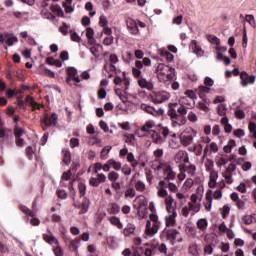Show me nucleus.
<instances>
[{
	"label": "nucleus",
	"mask_w": 256,
	"mask_h": 256,
	"mask_svg": "<svg viewBox=\"0 0 256 256\" xmlns=\"http://www.w3.org/2000/svg\"><path fill=\"white\" fill-rule=\"evenodd\" d=\"M143 67H151V58L145 57L143 60H136L135 67H132V75L134 79H138V85L141 89L153 91V83L141 76V69H143Z\"/></svg>",
	"instance_id": "f257e3e1"
},
{
	"label": "nucleus",
	"mask_w": 256,
	"mask_h": 256,
	"mask_svg": "<svg viewBox=\"0 0 256 256\" xmlns=\"http://www.w3.org/2000/svg\"><path fill=\"white\" fill-rule=\"evenodd\" d=\"M155 171H157L158 173L162 172V179L158 182V185H160V187H165L166 183L175 181V179H177V173L173 171V167H171L170 163L159 162V164L155 168Z\"/></svg>",
	"instance_id": "f03ea898"
},
{
	"label": "nucleus",
	"mask_w": 256,
	"mask_h": 256,
	"mask_svg": "<svg viewBox=\"0 0 256 256\" xmlns=\"http://www.w3.org/2000/svg\"><path fill=\"white\" fill-rule=\"evenodd\" d=\"M155 73L160 83H167V81H171V79H173L175 68H171L165 64H158Z\"/></svg>",
	"instance_id": "7ed1b4c3"
},
{
	"label": "nucleus",
	"mask_w": 256,
	"mask_h": 256,
	"mask_svg": "<svg viewBox=\"0 0 256 256\" xmlns=\"http://www.w3.org/2000/svg\"><path fill=\"white\" fill-rule=\"evenodd\" d=\"M159 227H161V222H159V216L157 214H149V220L146 221L145 234L148 237H153L159 233Z\"/></svg>",
	"instance_id": "20e7f679"
},
{
	"label": "nucleus",
	"mask_w": 256,
	"mask_h": 256,
	"mask_svg": "<svg viewBox=\"0 0 256 256\" xmlns=\"http://www.w3.org/2000/svg\"><path fill=\"white\" fill-rule=\"evenodd\" d=\"M57 123H59V116L55 112L51 115L44 113L43 117L40 119L42 131H47L49 127H56Z\"/></svg>",
	"instance_id": "39448f33"
},
{
	"label": "nucleus",
	"mask_w": 256,
	"mask_h": 256,
	"mask_svg": "<svg viewBox=\"0 0 256 256\" xmlns=\"http://www.w3.org/2000/svg\"><path fill=\"white\" fill-rule=\"evenodd\" d=\"M157 189V195L158 197H160L161 199H165V197L169 196V192L170 193H178L179 192V188L177 187V184L173 183V182H166L164 187L161 186V184H158V186L156 187ZM168 189V191H167Z\"/></svg>",
	"instance_id": "423d86ee"
},
{
	"label": "nucleus",
	"mask_w": 256,
	"mask_h": 256,
	"mask_svg": "<svg viewBox=\"0 0 256 256\" xmlns=\"http://www.w3.org/2000/svg\"><path fill=\"white\" fill-rule=\"evenodd\" d=\"M180 174L178 175L179 179H185V173L189 175V177H195V173L197 171V166L191 163H181L179 164Z\"/></svg>",
	"instance_id": "0eeeda50"
},
{
	"label": "nucleus",
	"mask_w": 256,
	"mask_h": 256,
	"mask_svg": "<svg viewBox=\"0 0 256 256\" xmlns=\"http://www.w3.org/2000/svg\"><path fill=\"white\" fill-rule=\"evenodd\" d=\"M195 135H197V131H195L193 128H188V129L184 130L180 134V143L184 147H189V145H191V143H193V139H194Z\"/></svg>",
	"instance_id": "6e6552de"
},
{
	"label": "nucleus",
	"mask_w": 256,
	"mask_h": 256,
	"mask_svg": "<svg viewBox=\"0 0 256 256\" xmlns=\"http://www.w3.org/2000/svg\"><path fill=\"white\" fill-rule=\"evenodd\" d=\"M187 115V108L183 106L182 104H179L177 102L169 103L168 104V111L167 115L168 117H173L175 115Z\"/></svg>",
	"instance_id": "1a4fd4ad"
},
{
	"label": "nucleus",
	"mask_w": 256,
	"mask_h": 256,
	"mask_svg": "<svg viewBox=\"0 0 256 256\" xmlns=\"http://www.w3.org/2000/svg\"><path fill=\"white\" fill-rule=\"evenodd\" d=\"M119 157L120 159H125L126 157V161L131 164L132 169H136L139 166V160L135 159V155L133 152H129L127 147L119 151Z\"/></svg>",
	"instance_id": "9d476101"
},
{
	"label": "nucleus",
	"mask_w": 256,
	"mask_h": 256,
	"mask_svg": "<svg viewBox=\"0 0 256 256\" xmlns=\"http://www.w3.org/2000/svg\"><path fill=\"white\" fill-rule=\"evenodd\" d=\"M151 99L155 104L165 103V101H169V99H171V94L167 91L154 92L151 95Z\"/></svg>",
	"instance_id": "9b49d317"
},
{
	"label": "nucleus",
	"mask_w": 256,
	"mask_h": 256,
	"mask_svg": "<svg viewBox=\"0 0 256 256\" xmlns=\"http://www.w3.org/2000/svg\"><path fill=\"white\" fill-rule=\"evenodd\" d=\"M115 63H119V57H117L116 54H111L110 64H106L104 66V70L106 71V73H108L109 78L113 77L112 73H115V71H117V67H115Z\"/></svg>",
	"instance_id": "f8f14e48"
},
{
	"label": "nucleus",
	"mask_w": 256,
	"mask_h": 256,
	"mask_svg": "<svg viewBox=\"0 0 256 256\" xmlns=\"http://www.w3.org/2000/svg\"><path fill=\"white\" fill-rule=\"evenodd\" d=\"M19 39L14 36L13 34H9V33H4L1 34L0 33V43H5L6 45H8L9 47L15 45V43H18Z\"/></svg>",
	"instance_id": "ddd939ff"
},
{
	"label": "nucleus",
	"mask_w": 256,
	"mask_h": 256,
	"mask_svg": "<svg viewBox=\"0 0 256 256\" xmlns=\"http://www.w3.org/2000/svg\"><path fill=\"white\" fill-rule=\"evenodd\" d=\"M241 85L242 87H248V85H253L256 81L255 75H249V73L243 71L240 73Z\"/></svg>",
	"instance_id": "4468645a"
},
{
	"label": "nucleus",
	"mask_w": 256,
	"mask_h": 256,
	"mask_svg": "<svg viewBox=\"0 0 256 256\" xmlns=\"http://www.w3.org/2000/svg\"><path fill=\"white\" fill-rule=\"evenodd\" d=\"M165 199V205H166V211L168 213H177V201H175V198L173 196H167Z\"/></svg>",
	"instance_id": "2eb2a0df"
},
{
	"label": "nucleus",
	"mask_w": 256,
	"mask_h": 256,
	"mask_svg": "<svg viewBox=\"0 0 256 256\" xmlns=\"http://www.w3.org/2000/svg\"><path fill=\"white\" fill-rule=\"evenodd\" d=\"M89 205L90 202L87 198H83L81 202H74V207L76 209H80L79 215H84V213H87V211L89 210Z\"/></svg>",
	"instance_id": "dca6fc26"
},
{
	"label": "nucleus",
	"mask_w": 256,
	"mask_h": 256,
	"mask_svg": "<svg viewBox=\"0 0 256 256\" xmlns=\"http://www.w3.org/2000/svg\"><path fill=\"white\" fill-rule=\"evenodd\" d=\"M187 114H176L174 116H170V119L174 125V127H182L187 123V118H185Z\"/></svg>",
	"instance_id": "f3484780"
},
{
	"label": "nucleus",
	"mask_w": 256,
	"mask_h": 256,
	"mask_svg": "<svg viewBox=\"0 0 256 256\" xmlns=\"http://www.w3.org/2000/svg\"><path fill=\"white\" fill-rule=\"evenodd\" d=\"M134 203H138V205L133 204V208L138 209V213L141 211V209H145L147 205H149V201H147V198H145L143 195L136 197Z\"/></svg>",
	"instance_id": "a211bd4d"
},
{
	"label": "nucleus",
	"mask_w": 256,
	"mask_h": 256,
	"mask_svg": "<svg viewBox=\"0 0 256 256\" xmlns=\"http://www.w3.org/2000/svg\"><path fill=\"white\" fill-rule=\"evenodd\" d=\"M126 25L131 35H139V26H137V21L133 18H128L126 19Z\"/></svg>",
	"instance_id": "6ab92c4d"
},
{
	"label": "nucleus",
	"mask_w": 256,
	"mask_h": 256,
	"mask_svg": "<svg viewBox=\"0 0 256 256\" xmlns=\"http://www.w3.org/2000/svg\"><path fill=\"white\" fill-rule=\"evenodd\" d=\"M175 163H189V154L185 150H179L174 156Z\"/></svg>",
	"instance_id": "aec40b11"
},
{
	"label": "nucleus",
	"mask_w": 256,
	"mask_h": 256,
	"mask_svg": "<svg viewBox=\"0 0 256 256\" xmlns=\"http://www.w3.org/2000/svg\"><path fill=\"white\" fill-rule=\"evenodd\" d=\"M107 181V176H105V174L100 173L97 174V177H91L89 179V185H91V187H99V185H101V183H105Z\"/></svg>",
	"instance_id": "412c9836"
},
{
	"label": "nucleus",
	"mask_w": 256,
	"mask_h": 256,
	"mask_svg": "<svg viewBox=\"0 0 256 256\" xmlns=\"http://www.w3.org/2000/svg\"><path fill=\"white\" fill-rule=\"evenodd\" d=\"M140 109L142 111H145V113H148V115H163L164 111L163 109H159V110H156L155 108H153V106H149L147 104H141L140 105Z\"/></svg>",
	"instance_id": "4be33fe9"
},
{
	"label": "nucleus",
	"mask_w": 256,
	"mask_h": 256,
	"mask_svg": "<svg viewBox=\"0 0 256 256\" xmlns=\"http://www.w3.org/2000/svg\"><path fill=\"white\" fill-rule=\"evenodd\" d=\"M99 25L103 28V33L105 35H111L113 33V30L109 27V21L107 18L103 15L99 18Z\"/></svg>",
	"instance_id": "5701e85b"
},
{
	"label": "nucleus",
	"mask_w": 256,
	"mask_h": 256,
	"mask_svg": "<svg viewBox=\"0 0 256 256\" xmlns=\"http://www.w3.org/2000/svg\"><path fill=\"white\" fill-rule=\"evenodd\" d=\"M137 174H134L131 178V182L134 183V188L138 193H145L147 190V186L145 185V182L142 180H135Z\"/></svg>",
	"instance_id": "b1692460"
},
{
	"label": "nucleus",
	"mask_w": 256,
	"mask_h": 256,
	"mask_svg": "<svg viewBox=\"0 0 256 256\" xmlns=\"http://www.w3.org/2000/svg\"><path fill=\"white\" fill-rule=\"evenodd\" d=\"M168 239V241H177V237L181 235L177 229H164L162 232Z\"/></svg>",
	"instance_id": "393cba45"
},
{
	"label": "nucleus",
	"mask_w": 256,
	"mask_h": 256,
	"mask_svg": "<svg viewBox=\"0 0 256 256\" xmlns=\"http://www.w3.org/2000/svg\"><path fill=\"white\" fill-rule=\"evenodd\" d=\"M218 152H219V146H217V143L211 142L210 144H206L204 148V157H207L212 153H218Z\"/></svg>",
	"instance_id": "a878e982"
},
{
	"label": "nucleus",
	"mask_w": 256,
	"mask_h": 256,
	"mask_svg": "<svg viewBox=\"0 0 256 256\" xmlns=\"http://www.w3.org/2000/svg\"><path fill=\"white\" fill-rule=\"evenodd\" d=\"M155 128V123L148 121L141 127L140 131H142V133H145V135L149 137V134L152 133Z\"/></svg>",
	"instance_id": "bb28decb"
},
{
	"label": "nucleus",
	"mask_w": 256,
	"mask_h": 256,
	"mask_svg": "<svg viewBox=\"0 0 256 256\" xmlns=\"http://www.w3.org/2000/svg\"><path fill=\"white\" fill-rule=\"evenodd\" d=\"M197 229L201 231L202 233H205L207 231V227H209V222L207 221L206 218H200L196 222Z\"/></svg>",
	"instance_id": "cd10ccee"
},
{
	"label": "nucleus",
	"mask_w": 256,
	"mask_h": 256,
	"mask_svg": "<svg viewBox=\"0 0 256 256\" xmlns=\"http://www.w3.org/2000/svg\"><path fill=\"white\" fill-rule=\"evenodd\" d=\"M149 136L151 137L153 143H156L157 145H161V143H163V138L161 135H159V132L157 131L156 128H154V130L149 134Z\"/></svg>",
	"instance_id": "c85d7f7f"
},
{
	"label": "nucleus",
	"mask_w": 256,
	"mask_h": 256,
	"mask_svg": "<svg viewBox=\"0 0 256 256\" xmlns=\"http://www.w3.org/2000/svg\"><path fill=\"white\" fill-rule=\"evenodd\" d=\"M49 234H43V240L48 243V245H53L55 243L56 245H59V240L53 236L51 231H48Z\"/></svg>",
	"instance_id": "c756f323"
},
{
	"label": "nucleus",
	"mask_w": 256,
	"mask_h": 256,
	"mask_svg": "<svg viewBox=\"0 0 256 256\" xmlns=\"http://www.w3.org/2000/svg\"><path fill=\"white\" fill-rule=\"evenodd\" d=\"M175 217H177V212H168V216H166V227H175Z\"/></svg>",
	"instance_id": "7c9ffc66"
},
{
	"label": "nucleus",
	"mask_w": 256,
	"mask_h": 256,
	"mask_svg": "<svg viewBox=\"0 0 256 256\" xmlns=\"http://www.w3.org/2000/svg\"><path fill=\"white\" fill-rule=\"evenodd\" d=\"M209 179V187H215V185H217V179H219V173L215 170H211Z\"/></svg>",
	"instance_id": "2f4dec72"
},
{
	"label": "nucleus",
	"mask_w": 256,
	"mask_h": 256,
	"mask_svg": "<svg viewBox=\"0 0 256 256\" xmlns=\"http://www.w3.org/2000/svg\"><path fill=\"white\" fill-rule=\"evenodd\" d=\"M190 51L194 52L196 55H201L203 53V49H201V46L197 44L196 40H192L189 46Z\"/></svg>",
	"instance_id": "473e14b6"
},
{
	"label": "nucleus",
	"mask_w": 256,
	"mask_h": 256,
	"mask_svg": "<svg viewBox=\"0 0 256 256\" xmlns=\"http://www.w3.org/2000/svg\"><path fill=\"white\" fill-rule=\"evenodd\" d=\"M156 131L159 133L160 136H162L163 141L167 139V136L169 135V128L159 125L158 127L156 126Z\"/></svg>",
	"instance_id": "72a5a7b5"
},
{
	"label": "nucleus",
	"mask_w": 256,
	"mask_h": 256,
	"mask_svg": "<svg viewBox=\"0 0 256 256\" xmlns=\"http://www.w3.org/2000/svg\"><path fill=\"white\" fill-rule=\"evenodd\" d=\"M108 221H110L111 225L117 227V229H123V224L121 223V219H119V217L112 216L108 218Z\"/></svg>",
	"instance_id": "f704fd0d"
},
{
	"label": "nucleus",
	"mask_w": 256,
	"mask_h": 256,
	"mask_svg": "<svg viewBox=\"0 0 256 256\" xmlns=\"http://www.w3.org/2000/svg\"><path fill=\"white\" fill-rule=\"evenodd\" d=\"M67 74H68V77L66 78V83L68 85H71V77H75V75H77V69L75 67H69L67 69Z\"/></svg>",
	"instance_id": "c9c22d12"
},
{
	"label": "nucleus",
	"mask_w": 256,
	"mask_h": 256,
	"mask_svg": "<svg viewBox=\"0 0 256 256\" xmlns=\"http://www.w3.org/2000/svg\"><path fill=\"white\" fill-rule=\"evenodd\" d=\"M111 149H113V147H111L110 145L105 146L100 152V158L102 160L109 159V153L111 152Z\"/></svg>",
	"instance_id": "e433bc0d"
},
{
	"label": "nucleus",
	"mask_w": 256,
	"mask_h": 256,
	"mask_svg": "<svg viewBox=\"0 0 256 256\" xmlns=\"http://www.w3.org/2000/svg\"><path fill=\"white\" fill-rule=\"evenodd\" d=\"M120 211L121 206H119V204L117 203H112L108 208V213H110V215H117V213H119Z\"/></svg>",
	"instance_id": "4c0bfd02"
},
{
	"label": "nucleus",
	"mask_w": 256,
	"mask_h": 256,
	"mask_svg": "<svg viewBox=\"0 0 256 256\" xmlns=\"http://www.w3.org/2000/svg\"><path fill=\"white\" fill-rule=\"evenodd\" d=\"M213 205V196L209 193L206 194V202H204V207L206 211H211Z\"/></svg>",
	"instance_id": "58836bf2"
},
{
	"label": "nucleus",
	"mask_w": 256,
	"mask_h": 256,
	"mask_svg": "<svg viewBox=\"0 0 256 256\" xmlns=\"http://www.w3.org/2000/svg\"><path fill=\"white\" fill-rule=\"evenodd\" d=\"M180 105H187V107H195V101H191L189 98L182 96L179 100Z\"/></svg>",
	"instance_id": "ea45409f"
},
{
	"label": "nucleus",
	"mask_w": 256,
	"mask_h": 256,
	"mask_svg": "<svg viewBox=\"0 0 256 256\" xmlns=\"http://www.w3.org/2000/svg\"><path fill=\"white\" fill-rule=\"evenodd\" d=\"M188 207L192 212V215H195V213H199L201 211V203L193 204V202H189Z\"/></svg>",
	"instance_id": "a19ab883"
},
{
	"label": "nucleus",
	"mask_w": 256,
	"mask_h": 256,
	"mask_svg": "<svg viewBox=\"0 0 256 256\" xmlns=\"http://www.w3.org/2000/svg\"><path fill=\"white\" fill-rule=\"evenodd\" d=\"M69 249H70V251H74V253H78L79 238L70 240Z\"/></svg>",
	"instance_id": "79ce46f5"
},
{
	"label": "nucleus",
	"mask_w": 256,
	"mask_h": 256,
	"mask_svg": "<svg viewBox=\"0 0 256 256\" xmlns=\"http://www.w3.org/2000/svg\"><path fill=\"white\" fill-rule=\"evenodd\" d=\"M222 177H224L225 183H227V185H232V183H233V172H229V171L225 170V172L222 173Z\"/></svg>",
	"instance_id": "37998d69"
},
{
	"label": "nucleus",
	"mask_w": 256,
	"mask_h": 256,
	"mask_svg": "<svg viewBox=\"0 0 256 256\" xmlns=\"http://www.w3.org/2000/svg\"><path fill=\"white\" fill-rule=\"evenodd\" d=\"M108 165L110 166V169L112 168L115 171H120L121 169V162H118L115 159H109Z\"/></svg>",
	"instance_id": "c03bdc74"
},
{
	"label": "nucleus",
	"mask_w": 256,
	"mask_h": 256,
	"mask_svg": "<svg viewBox=\"0 0 256 256\" xmlns=\"http://www.w3.org/2000/svg\"><path fill=\"white\" fill-rule=\"evenodd\" d=\"M152 249H158L159 253L167 255V245H165V243H158L156 245H152Z\"/></svg>",
	"instance_id": "a18cd8bd"
},
{
	"label": "nucleus",
	"mask_w": 256,
	"mask_h": 256,
	"mask_svg": "<svg viewBox=\"0 0 256 256\" xmlns=\"http://www.w3.org/2000/svg\"><path fill=\"white\" fill-rule=\"evenodd\" d=\"M63 163L65 165H70L71 164V152L69 150H63Z\"/></svg>",
	"instance_id": "49530a36"
},
{
	"label": "nucleus",
	"mask_w": 256,
	"mask_h": 256,
	"mask_svg": "<svg viewBox=\"0 0 256 256\" xmlns=\"http://www.w3.org/2000/svg\"><path fill=\"white\" fill-rule=\"evenodd\" d=\"M19 209L24 213V215H28L29 217H35V212H33L31 209H29L25 205H20Z\"/></svg>",
	"instance_id": "de8ad7c7"
},
{
	"label": "nucleus",
	"mask_w": 256,
	"mask_h": 256,
	"mask_svg": "<svg viewBox=\"0 0 256 256\" xmlns=\"http://www.w3.org/2000/svg\"><path fill=\"white\" fill-rule=\"evenodd\" d=\"M135 233V225L128 224L127 227L124 229L125 237H129V235H133Z\"/></svg>",
	"instance_id": "09e8293b"
},
{
	"label": "nucleus",
	"mask_w": 256,
	"mask_h": 256,
	"mask_svg": "<svg viewBox=\"0 0 256 256\" xmlns=\"http://www.w3.org/2000/svg\"><path fill=\"white\" fill-rule=\"evenodd\" d=\"M71 29V26H69L67 23L63 22L62 26L59 27V31L60 33H62V35H69V30Z\"/></svg>",
	"instance_id": "8fccbe9b"
},
{
	"label": "nucleus",
	"mask_w": 256,
	"mask_h": 256,
	"mask_svg": "<svg viewBox=\"0 0 256 256\" xmlns=\"http://www.w3.org/2000/svg\"><path fill=\"white\" fill-rule=\"evenodd\" d=\"M184 95V97L190 99V102L195 101V99H197V94L193 90H186Z\"/></svg>",
	"instance_id": "3c124183"
},
{
	"label": "nucleus",
	"mask_w": 256,
	"mask_h": 256,
	"mask_svg": "<svg viewBox=\"0 0 256 256\" xmlns=\"http://www.w3.org/2000/svg\"><path fill=\"white\" fill-rule=\"evenodd\" d=\"M99 49H103V46H101L100 44H95L90 48V53H92L94 57H99Z\"/></svg>",
	"instance_id": "603ef678"
},
{
	"label": "nucleus",
	"mask_w": 256,
	"mask_h": 256,
	"mask_svg": "<svg viewBox=\"0 0 256 256\" xmlns=\"http://www.w3.org/2000/svg\"><path fill=\"white\" fill-rule=\"evenodd\" d=\"M126 199L130 198L133 199V197H136L137 195V191L135 190V188H128L125 193H124Z\"/></svg>",
	"instance_id": "864d4df0"
},
{
	"label": "nucleus",
	"mask_w": 256,
	"mask_h": 256,
	"mask_svg": "<svg viewBox=\"0 0 256 256\" xmlns=\"http://www.w3.org/2000/svg\"><path fill=\"white\" fill-rule=\"evenodd\" d=\"M108 180L110 183H113L115 181L119 180V173L115 172V171H111L108 173Z\"/></svg>",
	"instance_id": "5fc2aeb1"
},
{
	"label": "nucleus",
	"mask_w": 256,
	"mask_h": 256,
	"mask_svg": "<svg viewBox=\"0 0 256 256\" xmlns=\"http://www.w3.org/2000/svg\"><path fill=\"white\" fill-rule=\"evenodd\" d=\"M41 14L44 17V19H49V21L55 20V15H53V13L49 12L46 9L42 10Z\"/></svg>",
	"instance_id": "6e6d98bb"
},
{
	"label": "nucleus",
	"mask_w": 256,
	"mask_h": 256,
	"mask_svg": "<svg viewBox=\"0 0 256 256\" xmlns=\"http://www.w3.org/2000/svg\"><path fill=\"white\" fill-rule=\"evenodd\" d=\"M207 40L213 45H219L221 43V40L217 36L211 34L207 35Z\"/></svg>",
	"instance_id": "4d7b16f0"
},
{
	"label": "nucleus",
	"mask_w": 256,
	"mask_h": 256,
	"mask_svg": "<svg viewBox=\"0 0 256 256\" xmlns=\"http://www.w3.org/2000/svg\"><path fill=\"white\" fill-rule=\"evenodd\" d=\"M226 112H227V106H225V104H219L217 106V113L218 115H220V117L225 116Z\"/></svg>",
	"instance_id": "13d9d810"
},
{
	"label": "nucleus",
	"mask_w": 256,
	"mask_h": 256,
	"mask_svg": "<svg viewBox=\"0 0 256 256\" xmlns=\"http://www.w3.org/2000/svg\"><path fill=\"white\" fill-rule=\"evenodd\" d=\"M26 157L29 159V161H33V155H35V151H33V147L27 146L25 149Z\"/></svg>",
	"instance_id": "bf43d9fd"
},
{
	"label": "nucleus",
	"mask_w": 256,
	"mask_h": 256,
	"mask_svg": "<svg viewBox=\"0 0 256 256\" xmlns=\"http://www.w3.org/2000/svg\"><path fill=\"white\" fill-rule=\"evenodd\" d=\"M69 34L72 41H75V43H81V37L79 34H77V32H75V30H70Z\"/></svg>",
	"instance_id": "052dcab7"
},
{
	"label": "nucleus",
	"mask_w": 256,
	"mask_h": 256,
	"mask_svg": "<svg viewBox=\"0 0 256 256\" xmlns=\"http://www.w3.org/2000/svg\"><path fill=\"white\" fill-rule=\"evenodd\" d=\"M242 221H243L244 225H251L253 223V221L254 222L256 221V219H255V217H253V215H247L242 218Z\"/></svg>",
	"instance_id": "680f3d73"
},
{
	"label": "nucleus",
	"mask_w": 256,
	"mask_h": 256,
	"mask_svg": "<svg viewBox=\"0 0 256 256\" xmlns=\"http://www.w3.org/2000/svg\"><path fill=\"white\" fill-rule=\"evenodd\" d=\"M193 184H194L193 178H187L183 184V189H185V191H189V189L193 187Z\"/></svg>",
	"instance_id": "e2e57ef3"
},
{
	"label": "nucleus",
	"mask_w": 256,
	"mask_h": 256,
	"mask_svg": "<svg viewBox=\"0 0 256 256\" xmlns=\"http://www.w3.org/2000/svg\"><path fill=\"white\" fill-rule=\"evenodd\" d=\"M198 91H199V96L201 97L204 93H211V87H209V86H199Z\"/></svg>",
	"instance_id": "0e129e2a"
},
{
	"label": "nucleus",
	"mask_w": 256,
	"mask_h": 256,
	"mask_svg": "<svg viewBox=\"0 0 256 256\" xmlns=\"http://www.w3.org/2000/svg\"><path fill=\"white\" fill-rule=\"evenodd\" d=\"M162 55H163V57H165L166 60L169 61V63H171V61H173V59H175V56H173V54L171 52H169L168 50L162 51Z\"/></svg>",
	"instance_id": "69168bd1"
},
{
	"label": "nucleus",
	"mask_w": 256,
	"mask_h": 256,
	"mask_svg": "<svg viewBox=\"0 0 256 256\" xmlns=\"http://www.w3.org/2000/svg\"><path fill=\"white\" fill-rule=\"evenodd\" d=\"M107 35V37H105L104 38V40H103V44L104 45H107V46H109V45H113V33L112 34H106Z\"/></svg>",
	"instance_id": "338daca9"
},
{
	"label": "nucleus",
	"mask_w": 256,
	"mask_h": 256,
	"mask_svg": "<svg viewBox=\"0 0 256 256\" xmlns=\"http://www.w3.org/2000/svg\"><path fill=\"white\" fill-rule=\"evenodd\" d=\"M53 253L55 256H63V248H61L59 244H57V247L53 248Z\"/></svg>",
	"instance_id": "774afa93"
}]
</instances>
